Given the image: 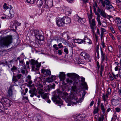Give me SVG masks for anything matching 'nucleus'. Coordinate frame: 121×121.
I'll use <instances>...</instances> for the list:
<instances>
[{"instance_id":"nucleus-16","label":"nucleus","mask_w":121,"mask_h":121,"mask_svg":"<svg viewBox=\"0 0 121 121\" xmlns=\"http://www.w3.org/2000/svg\"><path fill=\"white\" fill-rule=\"evenodd\" d=\"M14 86L13 85H11L9 87V89L8 90L7 95L8 97L11 96L13 95V91L12 88Z\"/></svg>"},{"instance_id":"nucleus-40","label":"nucleus","mask_w":121,"mask_h":121,"mask_svg":"<svg viewBox=\"0 0 121 121\" xmlns=\"http://www.w3.org/2000/svg\"><path fill=\"white\" fill-rule=\"evenodd\" d=\"M45 74L46 76H50L51 74V72L50 69H47Z\"/></svg>"},{"instance_id":"nucleus-49","label":"nucleus","mask_w":121,"mask_h":121,"mask_svg":"<svg viewBox=\"0 0 121 121\" xmlns=\"http://www.w3.org/2000/svg\"><path fill=\"white\" fill-rule=\"evenodd\" d=\"M88 17L89 18V21H90L92 17V14H89L88 15Z\"/></svg>"},{"instance_id":"nucleus-15","label":"nucleus","mask_w":121,"mask_h":121,"mask_svg":"<svg viewBox=\"0 0 121 121\" xmlns=\"http://www.w3.org/2000/svg\"><path fill=\"white\" fill-rule=\"evenodd\" d=\"M30 63V64L32 65V69H34V68L36 66V65H37V64H38V61L37 60L35 61L33 59H31L29 60V62Z\"/></svg>"},{"instance_id":"nucleus-17","label":"nucleus","mask_w":121,"mask_h":121,"mask_svg":"<svg viewBox=\"0 0 121 121\" xmlns=\"http://www.w3.org/2000/svg\"><path fill=\"white\" fill-rule=\"evenodd\" d=\"M83 41H85L83 42H86L90 44L92 43V42L91 40L88 38V37L86 35H85L84 36Z\"/></svg>"},{"instance_id":"nucleus-26","label":"nucleus","mask_w":121,"mask_h":121,"mask_svg":"<svg viewBox=\"0 0 121 121\" xmlns=\"http://www.w3.org/2000/svg\"><path fill=\"white\" fill-rule=\"evenodd\" d=\"M84 59H85L88 62H91V59L90 56L87 53Z\"/></svg>"},{"instance_id":"nucleus-56","label":"nucleus","mask_w":121,"mask_h":121,"mask_svg":"<svg viewBox=\"0 0 121 121\" xmlns=\"http://www.w3.org/2000/svg\"><path fill=\"white\" fill-rule=\"evenodd\" d=\"M104 69V68L100 67V74L101 76H102V72L103 71V70Z\"/></svg>"},{"instance_id":"nucleus-27","label":"nucleus","mask_w":121,"mask_h":121,"mask_svg":"<svg viewBox=\"0 0 121 121\" xmlns=\"http://www.w3.org/2000/svg\"><path fill=\"white\" fill-rule=\"evenodd\" d=\"M77 18L78 19V22L81 23H84L85 22V20L84 18H82L78 16Z\"/></svg>"},{"instance_id":"nucleus-18","label":"nucleus","mask_w":121,"mask_h":121,"mask_svg":"<svg viewBox=\"0 0 121 121\" xmlns=\"http://www.w3.org/2000/svg\"><path fill=\"white\" fill-rule=\"evenodd\" d=\"M93 8L94 11V12H95L96 11V8H97V12H99L100 11L99 8V7L98 6L96 2L95 3L93 4Z\"/></svg>"},{"instance_id":"nucleus-63","label":"nucleus","mask_w":121,"mask_h":121,"mask_svg":"<svg viewBox=\"0 0 121 121\" xmlns=\"http://www.w3.org/2000/svg\"><path fill=\"white\" fill-rule=\"evenodd\" d=\"M121 35H118L117 36V38L118 41V42H120L121 41Z\"/></svg>"},{"instance_id":"nucleus-60","label":"nucleus","mask_w":121,"mask_h":121,"mask_svg":"<svg viewBox=\"0 0 121 121\" xmlns=\"http://www.w3.org/2000/svg\"><path fill=\"white\" fill-rule=\"evenodd\" d=\"M96 64L98 68V70H99V68L100 67L99 62L98 61H97L96 62Z\"/></svg>"},{"instance_id":"nucleus-50","label":"nucleus","mask_w":121,"mask_h":121,"mask_svg":"<svg viewBox=\"0 0 121 121\" xmlns=\"http://www.w3.org/2000/svg\"><path fill=\"white\" fill-rule=\"evenodd\" d=\"M64 52L66 53L67 54H68L69 53V51L68 49L66 48H65L64 49Z\"/></svg>"},{"instance_id":"nucleus-13","label":"nucleus","mask_w":121,"mask_h":121,"mask_svg":"<svg viewBox=\"0 0 121 121\" xmlns=\"http://www.w3.org/2000/svg\"><path fill=\"white\" fill-rule=\"evenodd\" d=\"M121 100V98L119 97L116 99L112 98V103L114 105H117L119 104V101Z\"/></svg>"},{"instance_id":"nucleus-14","label":"nucleus","mask_w":121,"mask_h":121,"mask_svg":"<svg viewBox=\"0 0 121 121\" xmlns=\"http://www.w3.org/2000/svg\"><path fill=\"white\" fill-rule=\"evenodd\" d=\"M30 32L32 34H33V32H34V36L36 38L38 37V38L39 36L41 34L39 30H31Z\"/></svg>"},{"instance_id":"nucleus-38","label":"nucleus","mask_w":121,"mask_h":121,"mask_svg":"<svg viewBox=\"0 0 121 121\" xmlns=\"http://www.w3.org/2000/svg\"><path fill=\"white\" fill-rule=\"evenodd\" d=\"M54 76L52 75L51 77V78H47V80L48 82H51L53 81V78L54 77H55Z\"/></svg>"},{"instance_id":"nucleus-2","label":"nucleus","mask_w":121,"mask_h":121,"mask_svg":"<svg viewBox=\"0 0 121 121\" xmlns=\"http://www.w3.org/2000/svg\"><path fill=\"white\" fill-rule=\"evenodd\" d=\"M12 42V36L8 35L4 37L2 40H0V48L8 47Z\"/></svg>"},{"instance_id":"nucleus-32","label":"nucleus","mask_w":121,"mask_h":121,"mask_svg":"<svg viewBox=\"0 0 121 121\" xmlns=\"http://www.w3.org/2000/svg\"><path fill=\"white\" fill-rule=\"evenodd\" d=\"M43 4V1L41 0H38L36 2V4L39 6H41Z\"/></svg>"},{"instance_id":"nucleus-30","label":"nucleus","mask_w":121,"mask_h":121,"mask_svg":"<svg viewBox=\"0 0 121 121\" xmlns=\"http://www.w3.org/2000/svg\"><path fill=\"white\" fill-rule=\"evenodd\" d=\"M115 21L117 24H120L121 23V19L119 17H117L115 18Z\"/></svg>"},{"instance_id":"nucleus-21","label":"nucleus","mask_w":121,"mask_h":121,"mask_svg":"<svg viewBox=\"0 0 121 121\" xmlns=\"http://www.w3.org/2000/svg\"><path fill=\"white\" fill-rule=\"evenodd\" d=\"M59 76L60 79L63 80L64 82V80L65 78V74L63 72H60Z\"/></svg>"},{"instance_id":"nucleus-41","label":"nucleus","mask_w":121,"mask_h":121,"mask_svg":"<svg viewBox=\"0 0 121 121\" xmlns=\"http://www.w3.org/2000/svg\"><path fill=\"white\" fill-rule=\"evenodd\" d=\"M94 28H91V29H92V32L93 33V35H95V36L96 39V40H97L98 39V36L95 33V32L94 29Z\"/></svg>"},{"instance_id":"nucleus-43","label":"nucleus","mask_w":121,"mask_h":121,"mask_svg":"<svg viewBox=\"0 0 121 121\" xmlns=\"http://www.w3.org/2000/svg\"><path fill=\"white\" fill-rule=\"evenodd\" d=\"M111 89L109 87L108 88L107 90V92H106V94L109 95L111 94Z\"/></svg>"},{"instance_id":"nucleus-37","label":"nucleus","mask_w":121,"mask_h":121,"mask_svg":"<svg viewBox=\"0 0 121 121\" xmlns=\"http://www.w3.org/2000/svg\"><path fill=\"white\" fill-rule=\"evenodd\" d=\"M40 118V116L39 115H38L36 117H34L33 119L34 121H39Z\"/></svg>"},{"instance_id":"nucleus-59","label":"nucleus","mask_w":121,"mask_h":121,"mask_svg":"<svg viewBox=\"0 0 121 121\" xmlns=\"http://www.w3.org/2000/svg\"><path fill=\"white\" fill-rule=\"evenodd\" d=\"M109 35L112 38L113 40H114L115 39V37L111 33H110L109 34Z\"/></svg>"},{"instance_id":"nucleus-39","label":"nucleus","mask_w":121,"mask_h":121,"mask_svg":"<svg viewBox=\"0 0 121 121\" xmlns=\"http://www.w3.org/2000/svg\"><path fill=\"white\" fill-rule=\"evenodd\" d=\"M66 82L69 84L71 85L72 84L73 81L71 79H70L69 78H67L66 80Z\"/></svg>"},{"instance_id":"nucleus-47","label":"nucleus","mask_w":121,"mask_h":121,"mask_svg":"<svg viewBox=\"0 0 121 121\" xmlns=\"http://www.w3.org/2000/svg\"><path fill=\"white\" fill-rule=\"evenodd\" d=\"M99 46L98 44L96 46V49H95V55H96V53L99 52Z\"/></svg>"},{"instance_id":"nucleus-22","label":"nucleus","mask_w":121,"mask_h":121,"mask_svg":"<svg viewBox=\"0 0 121 121\" xmlns=\"http://www.w3.org/2000/svg\"><path fill=\"white\" fill-rule=\"evenodd\" d=\"M100 11L98 13H100V14L102 17H103L105 18L106 17V13L104 11L103 9H100Z\"/></svg>"},{"instance_id":"nucleus-28","label":"nucleus","mask_w":121,"mask_h":121,"mask_svg":"<svg viewBox=\"0 0 121 121\" xmlns=\"http://www.w3.org/2000/svg\"><path fill=\"white\" fill-rule=\"evenodd\" d=\"M9 15L10 16V18H12L14 17L15 14L14 11L13 10H10L9 11Z\"/></svg>"},{"instance_id":"nucleus-64","label":"nucleus","mask_w":121,"mask_h":121,"mask_svg":"<svg viewBox=\"0 0 121 121\" xmlns=\"http://www.w3.org/2000/svg\"><path fill=\"white\" fill-rule=\"evenodd\" d=\"M41 63L40 62L39 63L38 62V64H37V65H36V66L37 68H39L41 66Z\"/></svg>"},{"instance_id":"nucleus-7","label":"nucleus","mask_w":121,"mask_h":121,"mask_svg":"<svg viewBox=\"0 0 121 121\" xmlns=\"http://www.w3.org/2000/svg\"><path fill=\"white\" fill-rule=\"evenodd\" d=\"M100 53L101 63H103L104 60L106 61V62H107L108 60L107 56H106L105 53L103 52L101 47H100Z\"/></svg>"},{"instance_id":"nucleus-10","label":"nucleus","mask_w":121,"mask_h":121,"mask_svg":"<svg viewBox=\"0 0 121 121\" xmlns=\"http://www.w3.org/2000/svg\"><path fill=\"white\" fill-rule=\"evenodd\" d=\"M47 5H44L42 7L41 9V12L43 13L44 11L45 12L49 11H50L49 7L52 6V4L51 6L49 4L48 2H47Z\"/></svg>"},{"instance_id":"nucleus-52","label":"nucleus","mask_w":121,"mask_h":121,"mask_svg":"<svg viewBox=\"0 0 121 121\" xmlns=\"http://www.w3.org/2000/svg\"><path fill=\"white\" fill-rule=\"evenodd\" d=\"M108 51L110 52H111L112 51V48L111 46L110 45L108 46Z\"/></svg>"},{"instance_id":"nucleus-48","label":"nucleus","mask_w":121,"mask_h":121,"mask_svg":"<svg viewBox=\"0 0 121 121\" xmlns=\"http://www.w3.org/2000/svg\"><path fill=\"white\" fill-rule=\"evenodd\" d=\"M100 30L101 34H104V33L106 31V30L103 28H101Z\"/></svg>"},{"instance_id":"nucleus-54","label":"nucleus","mask_w":121,"mask_h":121,"mask_svg":"<svg viewBox=\"0 0 121 121\" xmlns=\"http://www.w3.org/2000/svg\"><path fill=\"white\" fill-rule=\"evenodd\" d=\"M94 13L96 15H97V18H100V16L99 13H98V12H97L96 11Z\"/></svg>"},{"instance_id":"nucleus-31","label":"nucleus","mask_w":121,"mask_h":121,"mask_svg":"<svg viewBox=\"0 0 121 121\" xmlns=\"http://www.w3.org/2000/svg\"><path fill=\"white\" fill-rule=\"evenodd\" d=\"M21 23H19L17 21H16L13 23V26H15V28L16 29L17 27V25L18 26H20L21 25Z\"/></svg>"},{"instance_id":"nucleus-20","label":"nucleus","mask_w":121,"mask_h":121,"mask_svg":"<svg viewBox=\"0 0 121 121\" xmlns=\"http://www.w3.org/2000/svg\"><path fill=\"white\" fill-rule=\"evenodd\" d=\"M29 62L28 61H26V64L25 65V63L23 65H22V68L24 69H25L27 71V69H29L30 68V67L29 66Z\"/></svg>"},{"instance_id":"nucleus-45","label":"nucleus","mask_w":121,"mask_h":121,"mask_svg":"<svg viewBox=\"0 0 121 121\" xmlns=\"http://www.w3.org/2000/svg\"><path fill=\"white\" fill-rule=\"evenodd\" d=\"M87 53L84 52H82L80 53V55L81 56H82L84 58Z\"/></svg>"},{"instance_id":"nucleus-12","label":"nucleus","mask_w":121,"mask_h":121,"mask_svg":"<svg viewBox=\"0 0 121 121\" xmlns=\"http://www.w3.org/2000/svg\"><path fill=\"white\" fill-rule=\"evenodd\" d=\"M62 20L63 21L64 24H69L70 23L71 19L68 17L64 16L62 18Z\"/></svg>"},{"instance_id":"nucleus-46","label":"nucleus","mask_w":121,"mask_h":121,"mask_svg":"<svg viewBox=\"0 0 121 121\" xmlns=\"http://www.w3.org/2000/svg\"><path fill=\"white\" fill-rule=\"evenodd\" d=\"M104 115L103 114L101 117H99L98 118V121H103L104 119Z\"/></svg>"},{"instance_id":"nucleus-23","label":"nucleus","mask_w":121,"mask_h":121,"mask_svg":"<svg viewBox=\"0 0 121 121\" xmlns=\"http://www.w3.org/2000/svg\"><path fill=\"white\" fill-rule=\"evenodd\" d=\"M99 106H97L96 107L95 105L94 106V110L93 111L94 114H95L96 113L97 114L98 113L99 110Z\"/></svg>"},{"instance_id":"nucleus-34","label":"nucleus","mask_w":121,"mask_h":121,"mask_svg":"<svg viewBox=\"0 0 121 121\" xmlns=\"http://www.w3.org/2000/svg\"><path fill=\"white\" fill-rule=\"evenodd\" d=\"M26 2L30 3L31 4H33L35 3L36 0H25Z\"/></svg>"},{"instance_id":"nucleus-4","label":"nucleus","mask_w":121,"mask_h":121,"mask_svg":"<svg viewBox=\"0 0 121 121\" xmlns=\"http://www.w3.org/2000/svg\"><path fill=\"white\" fill-rule=\"evenodd\" d=\"M86 94V92L85 91H83V92L82 94V97L81 98H79V99H78L77 97L74 95H71V97L72 98V100H75L76 103L73 102L75 103H81L82 100L84 99V96Z\"/></svg>"},{"instance_id":"nucleus-3","label":"nucleus","mask_w":121,"mask_h":121,"mask_svg":"<svg viewBox=\"0 0 121 121\" xmlns=\"http://www.w3.org/2000/svg\"><path fill=\"white\" fill-rule=\"evenodd\" d=\"M101 6L103 8H105V9L108 10L112 9V8H113L110 1L109 0H103L101 2Z\"/></svg>"},{"instance_id":"nucleus-24","label":"nucleus","mask_w":121,"mask_h":121,"mask_svg":"<svg viewBox=\"0 0 121 121\" xmlns=\"http://www.w3.org/2000/svg\"><path fill=\"white\" fill-rule=\"evenodd\" d=\"M100 108L101 110L102 111L103 113V114H104V115L105 112V109L103 103H101L100 105Z\"/></svg>"},{"instance_id":"nucleus-51","label":"nucleus","mask_w":121,"mask_h":121,"mask_svg":"<svg viewBox=\"0 0 121 121\" xmlns=\"http://www.w3.org/2000/svg\"><path fill=\"white\" fill-rule=\"evenodd\" d=\"M3 7L4 9H7L8 8V7L7 6V4L6 3H4L3 5Z\"/></svg>"},{"instance_id":"nucleus-11","label":"nucleus","mask_w":121,"mask_h":121,"mask_svg":"<svg viewBox=\"0 0 121 121\" xmlns=\"http://www.w3.org/2000/svg\"><path fill=\"white\" fill-rule=\"evenodd\" d=\"M56 22L57 25L59 27L63 26L64 25L62 18L61 19L60 18H57Z\"/></svg>"},{"instance_id":"nucleus-35","label":"nucleus","mask_w":121,"mask_h":121,"mask_svg":"<svg viewBox=\"0 0 121 121\" xmlns=\"http://www.w3.org/2000/svg\"><path fill=\"white\" fill-rule=\"evenodd\" d=\"M81 85L83 86L84 88L86 90H88V87L87 85L86 82H84V83H81Z\"/></svg>"},{"instance_id":"nucleus-19","label":"nucleus","mask_w":121,"mask_h":121,"mask_svg":"<svg viewBox=\"0 0 121 121\" xmlns=\"http://www.w3.org/2000/svg\"><path fill=\"white\" fill-rule=\"evenodd\" d=\"M89 22L91 28H94L96 25L95 19H92L91 22V20H90V21H89Z\"/></svg>"},{"instance_id":"nucleus-29","label":"nucleus","mask_w":121,"mask_h":121,"mask_svg":"<svg viewBox=\"0 0 121 121\" xmlns=\"http://www.w3.org/2000/svg\"><path fill=\"white\" fill-rule=\"evenodd\" d=\"M109 96L106 94L105 95L104 93L102 94V98L104 102L106 101L108 99Z\"/></svg>"},{"instance_id":"nucleus-44","label":"nucleus","mask_w":121,"mask_h":121,"mask_svg":"<svg viewBox=\"0 0 121 121\" xmlns=\"http://www.w3.org/2000/svg\"><path fill=\"white\" fill-rule=\"evenodd\" d=\"M17 69V68L14 65H13L11 69V70L12 72H14Z\"/></svg>"},{"instance_id":"nucleus-5","label":"nucleus","mask_w":121,"mask_h":121,"mask_svg":"<svg viewBox=\"0 0 121 121\" xmlns=\"http://www.w3.org/2000/svg\"><path fill=\"white\" fill-rule=\"evenodd\" d=\"M21 74H17L16 75H13V77L12 83H13L15 86H17V82L18 80L20 79L22 77Z\"/></svg>"},{"instance_id":"nucleus-55","label":"nucleus","mask_w":121,"mask_h":121,"mask_svg":"<svg viewBox=\"0 0 121 121\" xmlns=\"http://www.w3.org/2000/svg\"><path fill=\"white\" fill-rule=\"evenodd\" d=\"M109 78L110 80L111 81H112L114 80V78L113 77V76H112V75L110 74L109 75Z\"/></svg>"},{"instance_id":"nucleus-57","label":"nucleus","mask_w":121,"mask_h":121,"mask_svg":"<svg viewBox=\"0 0 121 121\" xmlns=\"http://www.w3.org/2000/svg\"><path fill=\"white\" fill-rule=\"evenodd\" d=\"M116 111L117 112H119L121 111V109L120 108L117 107L115 108Z\"/></svg>"},{"instance_id":"nucleus-42","label":"nucleus","mask_w":121,"mask_h":121,"mask_svg":"<svg viewBox=\"0 0 121 121\" xmlns=\"http://www.w3.org/2000/svg\"><path fill=\"white\" fill-rule=\"evenodd\" d=\"M112 74V76L113 78H114V79H117L118 77H119V75L118 74H117L116 75H115L112 72L111 73Z\"/></svg>"},{"instance_id":"nucleus-25","label":"nucleus","mask_w":121,"mask_h":121,"mask_svg":"<svg viewBox=\"0 0 121 121\" xmlns=\"http://www.w3.org/2000/svg\"><path fill=\"white\" fill-rule=\"evenodd\" d=\"M74 41L75 43H78L79 44L82 43L84 41L82 39H75Z\"/></svg>"},{"instance_id":"nucleus-53","label":"nucleus","mask_w":121,"mask_h":121,"mask_svg":"<svg viewBox=\"0 0 121 121\" xmlns=\"http://www.w3.org/2000/svg\"><path fill=\"white\" fill-rule=\"evenodd\" d=\"M21 70V73L23 74H25V71H26V70L24 69H23V68H22V69H20Z\"/></svg>"},{"instance_id":"nucleus-1","label":"nucleus","mask_w":121,"mask_h":121,"mask_svg":"<svg viewBox=\"0 0 121 121\" xmlns=\"http://www.w3.org/2000/svg\"><path fill=\"white\" fill-rule=\"evenodd\" d=\"M67 93L61 92L56 94L54 96L52 97V99L54 102L58 105L59 106H61L63 104V100L60 99V97H62L64 95H66Z\"/></svg>"},{"instance_id":"nucleus-9","label":"nucleus","mask_w":121,"mask_h":121,"mask_svg":"<svg viewBox=\"0 0 121 121\" xmlns=\"http://www.w3.org/2000/svg\"><path fill=\"white\" fill-rule=\"evenodd\" d=\"M85 117V115L84 114H79L78 115L77 114L74 117V119L76 121H79L84 119Z\"/></svg>"},{"instance_id":"nucleus-62","label":"nucleus","mask_w":121,"mask_h":121,"mask_svg":"<svg viewBox=\"0 0 121 121\" xmlns=\"http://www.w3.org/2000/svg\"><path fill=\"white\" fill-rule=\"evenodd\" d=\"M110 29L113 33L114 34L115 33V31L114 30V28L113 27H110Z\"/></svg>"},{"instance_id":"nucleus-36","label":"nucleus","mask_w":121,"mask_h":121,"mask_svg":"<svg viewBox=\"0 0 121 121\" xmlns=\"http://www.w3.org/2000/svg\"><path fill=\"white\" fill-rule=\"evenodd\" d=\"M37 39L40 41H43L44 39V36L43 35H42L41 34Z\"/></svg>"},{"instance_id":"nucleus-33","label":"nucleus","mask_w":121,"mask_h":121,"mask_svg":"<svg viewBox=\"0 0 121 121\" xmlns=\"http://www.w3.org/2000/svg\"><path fill=\"white\" fill-rule=\"evenodd\" d=\"M72 91L75 92L76 93L77 92V89L75 86H72L71 87Z\"/></svg>"},{"instance_id":"nucleus-61","label":"nucleus","mask_w":121,"mask_h":121,"mask_svg":"<svg viewBox=\"0 0 121 121\" xmlns=\"http://www.w3.org/2000/svg\"><path fill=\"white\" fill-rule=\"evenodd\" d=\"M101 44L103 48H104L106 46L104 40L101 42Z\"/></svg>"},{"instance_id":"nucleus-8","label":"nucleus","mask_w":121,"mask_h":121,"mask_svg":"<svg viewBox=\"0 0 121 121\" xmlns=\"http://www.w3.org/2000/svg\"><path fill=\"white\" fill-rule=\"evenodd\" d=\"M67 75L68 77H71L74 80H78L79 82L80 81L79 76L78 75L75 73H69L67 74Z\"/></svg>"},{"instance_id":"nucleus-58","label":"nucleus","mask_w":121,"mask_h":121,"mask_svg":"<svg viewBox=\"0 0 121 121\" xmlns=\"http://www.w3.org/2000/svg\"><path fill=\"white\" fill-rule=\"evenodd\" d=\"M51 89L50 85H48L47 86L46 88V90L47 91H49Z\"/></svg>"},{"instance_id":"nucleus-6","label":"nucleus","mask_w":121,"mask_h":121,"mask_svg":"<svg viewBox=\"0 0 121 121\" xmlns=\"http://www.w3.org/2000/svg\"><path fill=\"white\" fill-rule=\"evenodd\" d=\"M1 100L6 106L10 107L12 104V102L10 100L7 98L5 97L2 98Z\"/></svg>"}]
</instances>
